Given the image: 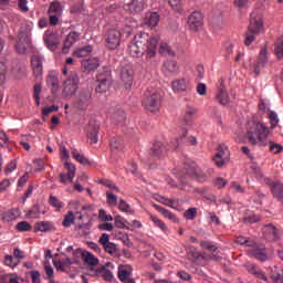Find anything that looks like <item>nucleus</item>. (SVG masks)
Masks as SVG:
<instances>
[{"instance_id":"c756f323","label":"nucleus","mask_w":283,"mask_h":283,"mask_svg":"<svg viewBox=\"0 0 283 283\" xmlns=\"http://www.w3.org/2000/svg\"><path fill=\"white\" fill-rule=\"evenodd\" d=\"M98 59L93 57V59H87L82 61V66L86 72H94V70L98 69Z\"/></svg>"},{"instance_id":"338daca9","label":"nucleus","mask_w":283,"mask_h":283,"mask_svg":"<svg viewBox=\"0 0 283 283\" xmlns=\"http://www.w3.org/2000/svg\"><path fill=\"white\" fill-rule=\"evenodd\" d=\"M270 123L271 128L274 129V127H277V123H280V118L277 117V113L271 112L270 113Z\"/></svg>"},{"instance_id":"bb28decb","label":"nucleus","mask_w":283,"mask_h":283,"mask_svg":"<svg viewBox=\"0 0 283 283\" xmlns=\"http://www.w3.org/2000/svg\"><path fill=\"white\" fill-rule=\"evenodd\" d=\"M186 176H189V178H199V176H202V170L196 163L186 165Z\"/></svg>"},{"instance_id":"20e7f679","label":"nucleus","mask_w":283,"mask_h":283,"mask_svg":"<svg viewBox=\"0 0 283 283\" xmlns=\"http://www.w3.org/2000/svg\"><path fill=\"white\" fill-rule=\"evenodd\" d=\"M78 83H81V78L76 72H72L69 77L63 83L62 94L65 98H70V96H74L76 94V90H78Z\"/></svg>"},{"instance_id":"a211bd4d","label":"nucleus","mask_w":283,"mask_h":283,"mask_svg":"<svg viewBox=\"0 0 283 283\" xmlns=\"http://www.w3.org/2000/svg\"><path fill=\"white\" fill-rule=\"evenodd\" d=\"M171 88L175 92V94H182V92H189V80L181 77L179 80L172 81Z\"/></svg>"},{"instance_id":"e2e57ef3","label":"nucleus","mask_w":283,"mask_h":283,"mask_svg":"<svg viewBox=\"0 0 283 283\" xmlns=\"http://www.w3.org/2000/svg\"><path fill=\"white\" fill-rule=\"evenodd\" d=\"M49 202L51 207H54L55 209H63V202H61L59 198L54 196H50Z\"/></svg>"},{"instance_id":"6e6d98bb","label":"nucleus","mask_w":283,"mask_h":283,"mask_svg":"<svg viewBox=\"0 0 283 283\" xmlns=\"http://www.w3.org/2000/svg\"><path fill=\"white\" fill-rule=\"evenodd\" d=\"M197 109L188 106L185 111V116H184V120L185 123H190L191 122V116H193V114H196Z\"/></svg>"},{"instance_id":"864d4df0","label":"nucleus","mask_w":283,"mask_h":283,"mask_svg":"<svg viewBox=\"0 0 283 283\" xmlns=\"http://www.w3.org/2000/svg\"><path fill=\"white\" fill-rule=\"evenodd\" d=\"M216 156H220V158H222L223 160H226V163H228L229 161V149H227L222 146H219Z\"/></svg>"},{"instance_id":"680f3d73","label":"nucleus","mask_w":283,"mask_h":283,"mask_svg":"<svg viewBox=\"0 0 283 283\" xmlns=\"http://www.w3.org/2000/svg\"><path fill=\"white\" fill-rule=\"evenodd\" d=\"M114 220H115V227L117 229H127V227L125 226V222H127V220H125V218L120 216H116Z\"/></svg>"},{"instance_id":"9b49d317","label":"nucleus","mask_w":283,"mask_h":283,"mask_svg":"<svg viewBox=\"0 0 283 283\" xmlns=\"http://www.w3.org/2000/svg\"><path fill=\"white\" fill-rule=\"evenodd\" d=\"M132 273H134V268H132V265L129 264L119 265L117 277L123 283H136V280H134V277L132 276Z\"/></svg>"},{"instance_id":"f8f14e48","label":"nucleus","mask_w":283,"mask_h":283,"mask_svg":"<svg viewBox=\"0 0 283 283\" xmlns=\"http://www.w3.org/2000/svg\"><path fill=\"white\" fill-rule=\"evenodd\" d=\"M265 185L270 187L272 195L283 203V184L280 180L265 179Z\"/></svg>"},{"instance_id":"5701e85b","label":"nucleus","mask_w":283,"mask_h":283,"mask_svg":"<svg viewBox=\"0 0 283 283\" xmlns=\"http://www.w3.org/2000/svg\"><path fill=\"white\" fill-rule=\"evenodd\" d=\"M78 39H81V33L75 31L70 32L64 41L63 52L67 53L70 48H72Z\"/></svg>"},{"instance_id":"9d476101","label":"nucleus","mask_w":283,"mask_h":283,"mask_svg":"<svg viewBox=\"0 0 283 283\" xmlns=\"http://www.w3.org/2000/svg\"><path fill=\"white\" fill-rule=\"evenodd\" d=\"M205 25V18L200 11H195L188 17V27L192 32H198Z\"/></svg>"},{"instance_id":"4d7b16f0","label":"nucleus","mask_w":283,"mask_h":283,"mask_svg":"<svg viewBox=\"0 0 283 283\" xmlns=\"http://www.w3.org/2000/svg\"><path fill=\"white\" fill-rule=\"evenodd\" d=\"M253 275H255V277H258L259 280H263V282H269V277H266V274H264L262 272V270H260V268L254 266L252 270Z\"/></svg>"},{"instance_id":"49530a36","label":"nucleus","mask_w":283,"mask_h":283,"mask_svg":"<svg viewBox=\"0 0 283 283\" xmlns=\"http://www.w3.org/2000/svg\"><path fill=\"white\" fill-rule=\"evenodd\" d=\"M106 202L109 207H116V205H118V196L114 195L112 191H107Z\"/></svg>"},{"instance_id":"2f4dec72","label":"nucleus","mask_w":283,"mask_h":283,"mask_svg":"<svg viewBox=\"0 0 283 283\" xmlns=\"http://www.w3.org/2000/svg\"><path fill=\"white\" fill-rule=\"evenodd\" d=\"M48 12H49V14H57V15L62 17L63 4L60 1L55 0V1L51 2Z\"/></svg>"},{"instance_id":"5fc2aeb1","label":"nucleus","mask_w":283,"mask_h":283,"mask_svg":"<svg viewBox=\"0 0 283 283\" xmlns=\"http://www.w3.org/2000/svg\"><path fill=\"white\" fill-rule=\"evenodd\" d=\"M150 220L151 222H154L155 227H158L159 229H161V231H167V226L165 224V222L158 219V217L151 214Z\"/></svg>"},{"instance_id":"f257e3e1","label":"nucleus","mask_w":283,"mask_h":283,"mask_svg":"<svg viewBox=\"0 0 283 283\" xmlns=\"http://www.w3.org/2000/svg\"><path fill=\"white\" fill-rule=\"evenodd\" d=\"M128 50L130 56L138 57L146 53L147 59H154L158 52V39L145 32L136 34Z\"/></svg>"},{"instance_id":"b1692460","label":"nucleus","mask_w":283,"mask_h":283,"mask_svg":"<svg viewBox=\"0 0 283 283\" xmlns=\"http://www.w3.org/2000/svg\"><path fill=\"white\" fill-rule=\"evenodd\" d=\"M159 22L160 15L158 14V12H148L144 18V23L149 28H156V25H158Z\"/></svg>"},{"instance_id":"c9c22d12","label":"nucleus","mask_w":283,"mask_h":283,"mask_svg":"<svg viewBox=\"0 0 283 283\" xmlns=\"http://www.w3.org/2000/svg\"><path fill=\"white\" fill-rule=\"evenodd\" d=\"M261 251H266L264 245H258V243L254 242V245H250L248 249V254L251 255V258H258Z\"/></svg>"},{"instance_id":"473e14b6","label":"nucleus","mask_w":283,"mask_h":283,"mask_svg":"<svg viewBox=\"0 0 283 283\" xmlns=\"http://www.w3.org/2000/svg\"><path fill=\"white\" fill-rule=\"evenodd\" d=\"M46 85L48 87H51L52 94H56V92H59V77L55 75H49L46 77Z\"/></svg>"},{"instance_id":"69168bd1","label":"nucleus","mask_w":283,"mask_h":283,"mask_svg":"<svg viewBox=\"0 0 283 283\" xmlns=\"http://www.w3.org/2000/svg\"><path fill=\"white\" fill-rule=\"evenodd\" d=\"M113 118L115 123H125V118H126L125 112L124 111L115 112Z\"/></svg>"},{"instance_id":"412c9836","label":"nucleus","mask_w":283,"mask_h":283,"mask_svg":"<svg viewBox=\"0 0 283 283\" xmlns=\"http://www.w3.org/2000/svg\"><path fill=\"white\" fill-rule=\"evenodd\" d=\"M266 63H269V57H266V48H263L259 54V60L254 65V74L260 76V67H266Z\"/></svg>"},{"instance_id":"e433bc0d","label":"nucleus","mask_w":283,"mask_h":283,"mask_svg":"<svg viewBox=\"0 0 283 283\" xmlns=\"http://www.w3.org/2000/svg\"><path fill=\"white\" fill-rule=\"evenodd\" d=\"M92 45H86L84 48L77 49L74 52V56H77V59H83L85 56H90V54H92Z\"/></svg>"},{"instance_id":"c03bdc74","label":"nucleus","mask_w":283,"mask_h":283,"mask_svg":"<svg viewBox=\"0 0 283 283\" xmlns=\"http://www.w3.org/2000/svg\"><path fill=\"white\" fill-rule=\"evenodd\" d=\"M20 261L14 260V256L7 254L4 256V265L9 266L10 269H17L19 266Z\"/></svg>"},{"instance_id":"0e129e2a","label":"nucleus","mask_w":283,"mask_h":283,"mask_svg":"<svg viewBox=\"0 0 283 283\" xmlns=\"http://www.w3.org/2000/svg\"><path fill=\"white\" fill-rule=\"evenodd\" d=\"M8 72V66L3 62H0V85L6 83V73Z\"/></svg>"},{"instance_id":"39448f33","label":"nucleus","mask_w":283,"mask_h":283,"mask_svg":"<svg viewBox=\"0 0 283 283\" xmlns=\"http://www.w3.org/2000/svg\"><path fill=\"white\" fill-rule=\"evenodd\" d=\"M142 105L147 112L156 114L160 109V95L157 93H146Z\"/></svg>"},{"instance_id":"603ef678","label":"nucleus","mask_w":283,"mask_h":283,"mask_svg":"<svg viewBox=\"0 0 283 283\" xmlns=\"http://www.w3.org/2000/svg\"><path fill=\"white\" fill-rule=\"evenodd\" d=\"M98 218L102 220V222H112L114 220V217L112 214H107V211L105 209H101L98 211Z\"/></svg>"},{"instance_id":"2eb2a0df","label":"nucleus","mask_w":283,"mask_h":283,"mask_svg":"<svg viewBox=\"0 0 283 283\" xmlns=\"http://www.w3.org/2000/svg\"><path fill=\"white\" fill-rule=\"evenodd\" d=\"M120 80L124 83L125 90H129L134 85V71L132 66L126 65L120 71Z\"/></svg>"},{"instance_id":"7ed1b4c3","label":"nucleus","mask_w":283,"mask_h":283,"mask_svg":"<svg viewBox=\"0 0 283 283\" xmlns=\"http://www.w3.org/2000/svg\"><path fill=\"white\" fill-rule=\"evenodd\" d=\"M264 21L260 15L251 13L250 25L248 32L245 33L244 45H251L255 41L256 34L261 33L263 30Z\"/></svg>"},{"instance_id":"dca6fc26","label":"nucleus","mask_w":283,"mask_h":283,"mask_svg":"<svg viewBox=\"0 0 283 283\" xmlns=\"http://www.w3.org/2000/svg\"><path fill=\"white\" fill-rule=\"evenodd\" d=\"M101 126L96 122H90L86 126L87 138L91 140V145L98 143V130Z\"/></svg>"},{"instance_id":"6ab92c4d","label":"nucleus","mask_w":283,"mask_h":283,"mask_svg":"<svg viewBox=\"0 0 283 283\" xmlns=\"http://www.w3.org/2000/svg\"><path fill=\"white\" fill-rule=\"evenodd\" d=\"M31 65L35 78H39V76L43 75V56L40 54L32 55Z\"/></svg>"},{"instance_id":"8fccbe9b","label":"nucleus","mask_w":283,"mask_h":283,"mask_svg":"<svg viewBox=\"0 0 283 283\" xmlns=\"http://www.w3.org/2000/svg\"><path fill=\"white\" fill-rule=\"evenodd\" d=\"M49 50L54 51L59 48V43L54 36H49L44 40Z\"/></svg>"},{"instance_id":"f704fd0d","label":"nucleus","mask_w":283,"mask_h":283,"mask_svg":"<svg viewBox=\"0 0 283 283\" xmlns=\"http://www.w3.org/2000/svg\"><path fill=\"white\" fill-rule=\"evenodd\" d=\"M72 156L81 165H86L88 167H92V161H90V159H87V157H85V155H81L78 153V150H73Z\"/></svg>"},{"instance_id":"58836bf2","label":"nucleus","mask_w":283,"mask_h":283,"mask_svg":"<svg viewBox=\"0 0 283 283\" xmlns=\"http://www.w3.org/2000/svg\"><path fill=\"white\" fill-rule=\"evenodd\" d=\"M159 54H163V56H176V52L167 43L159 45Z\"/></svg>"},{"instance_id":"774afa93","label":"nucleus","mask_w":283,"mask_h":283,"mask_svg":"<svg viewBox=\"0 0 283 283\" xmlns=\"http://www.w3.org/2000/svg\"><path fill=\"white\" fill-rule=\"evenodd\" d=\"M52 112H59V106L52 105V106H49V107H44L43 111H42V116L43 117L50 116V114H52Z\"/></svg>"},{"instance_id":"79ce46f5","label":"nucleus","mask_w":283,"mask_h":283,"mask_svg":"<svg viewBox=\"0 0 283 283\" xmlns=\"http://www.w3.org/2000/svg\"><path fill=\"white\" fill-rule=\"evenodd\" d=\"M43 87L41 86V84H35L33 86V97L35 101V105H41V92H42Z\"/></svg>"},{"instance_id":"bf43d9fd","label":"nucleus","mask_w":283,"mask_h":283,"mask_svg":"<svg viewBox=\"0 0 283 283\" xmlns=\"http://www.w3.org/2000/svg\"><path fill=\"white\" fill-rule=\"evenodd\" d=\"M200 247L202 249H206V251H212V252L218 251V248L216 245H213V243L211 241H201Z\"/></svg>"},{"instance_id":"f03ea898","label":"nucleus","mask_w":283,"mask_h":283,"mask_svg":"<svg viewBox=\"0 0 283 283\" xmlns=\"http://www.w3.org/2000/svg\"><path fill=\"white\" fill-rule=\"evenodd\" d=\"M269 127L264 124L252 122L250 124V129H248V140L251 145H260L261 147H266L269 145Z\"/></svg>"},{"instance_id":"37998d69","label":"nucleus","mask_w":283,"mask_h":283,"mask_svg":"<svg viewBox=\"0 0 283 283\" xmlns=\"http://www.w3.org/2000/svg\"><path fill=\"white\" fill-rule=\"evenodd\" d=\"M17 231L20 233H25L28 231H32V226L28 221H20L15 226Z\"/></svg>"},{"instance_id":"ea45409f","label":"nucleus","mask_w":283,"mask_h":283,"mask_svg":"<svg viewBox=\"0 0 283 283\" xmlns=\"http://www.w3.org/2000/svg\"><path fill=\"white\" fill-rule=\"evenodd\" d=\"M274 54L279 60L283 59V36L279 38L275 42Z\"/></svg>"},{"instance_id":"f3484780","label":"nucleus","mask_w":283,"mask_h":283,"mask_svg":"<svg viewBox=\"0 0 283 283\" xmlns=\"http://www.w3.org/2000/svg\"><path fill=\"white\" fill-rule=\"evenodd\" d=\"M112 271H114V264L106 263L105 265L97 269L96 273L99 277H103L105 282H112V280H114V273Z\"/></svg>"},{"instance_id":"0eeeda50","label":"nucleus","mask_w":283,"mask_h":283,"mask_svg":"<svg viewBox=\"0 0 283 283\" xmlns=\"http://www.w3.org/2000/svg\"><path fill=\"white\" fill-rule=\"evenodd\" d=\"M90 101H92V91L90 88H85L77 95L74 107H76L80 112H84L90 107Z\"/></svg>"},{"instance_id":"4468645a","label":"nucleus","mask_w":283,"mask_h":283,"mask_svg":"<svg viewBox=\"0 0 283 283\" xmlns=\"http://www.w3.org/2000/svg\"><path fill=\"white\" fill-rule=\"evenodd\" d=\"M147 8V0H132L130 2L124 4V9L130 14H138Z\"/></svg>"},{"instance_id":"aec40b11","label":"nucleus","mask_w":283,"mask_h":283,"mask_svg":"<svg viewBox=\"0 0 283 283\" xmlns=\"http://www.w3.org/2000/svg\"><path fill=\"white\" fill-rule=\"evenodd\" d=\"M161 70L165 76H171L174 74H178V71H179L178 62L174 60H166L163 64Z\"/></svg>"},{"instance_id":"052dcab7","label":"nucleus","mask_w":283,"mask_h":283,"mask_svg":"<svg viewBox=\"0 0 283 283\" xmlns=\"http://www.w3.org/2000/svg\"><path fill=\"white\" fill-rule=\"evenodd\" d=\"M214 187L218 189H224L226 185H229V180L222 178V177H217L213 181Z\"/></svg>"},{"instance_id":"7c9ffc66","label":"nucleus","mask_w":283,"mask_h":283,"mask_svg":"<svg viewBox=\"0 0 283 283\" xmlns=\"http://www.w3.org/2000/svg\"><path fill=\"white\" fill-rule=\"evenodd\" d=\"M82 260L84 264H88L90 266H97L98 265V259L94 256L91 252L83 251L82 252Z\"/></svg>"},{"instance_id":"423d86ee","label":"nucleus","mask_w":283,"mask_h":283,"mask_svg":"<svg viewBox=\"0 0 283 283\" xmlns=\"http://www.w3.org/2000/svg\"><path fill=\"white\" fill-rule=\"evenodd\" d=\"M97 85L95 87V92L97 94H105L107 90H109V85H112V73L108 71L104 73L97 74Z\"/></svg>"},{"instance_id":"6e6552de","label":"nucleus","mask_w":283,"mask_h":283,"mask_svg":"<svg viewBox=\"0 0 283 283\" xmlns=\"http://www.w3.org/2000/svg\"><path fill=\"white\" fill-rule=\"evenodd\" d=\"M32 40L30 39V32L20 31L18 33V41L15 43V50L19 54H25L28 48H30Z\"/></svg>"},{"instance_id":"1a4fd4ad","label":"nucleus","mask_w":283,"mask_h":283,"mask_svg":"<svg viewBox=\"0 0 283 283\" xmlns=\"http://www.w3.org/2000/svg\"><path fill=\"white\" fill-rule=\"evenodd\" d=\"M64 169H66L67 174H60V182H62V185H70L74 182V178H76V166L70 161H66L64 164Z\"/></svg>"},{"instance_id":"de8ad7c7","label":"nucleus","mask_w":283,"mask_h":283,"mask_svg":"<svg viewBox=\"0 0 283 283\" xmlns=\"http://www.w3.org/2000/svg\"><path fill=\"white\" fill-rule=\"evenodd\" d=\"M74 220H75L74 212L69 211L67 214H65L64 220L62 221V224L67 229L72 224H74Z\"/></svg>"},{"instance_id":"72a5a7b5","label":"nucleus","mask_w":283,"mask_h":283,"mask_svg":"<svg viewBox=\"0 0 283 283\" xmlns=\"http://www.w3.org/2000/svg\"><path fill=\"white\" fill-rule=\"evenodd\" d=\"M156 211H159L164 218H168V220H172V222H178V218H176V214H174L171 211L158 206L154 205Z\"/></svg>"},{"instance_id":"3c124183","label":"nucleus","mask_w":283,"mask_h":283,"mask_svg":"<svg viewBox=\"0 0 283 283\" xmlns=\"http://www.w3.org/2000/svg\"><path fill=\"white\" fill-rule=\"evenodd\" d=\"M197 214H198L197 208H189L188 210L185 211L184 218H186V220H196Z\"/></svg>"},{"instance_id":"ddd939ff","label":"nucleus","mask_w":283,"mask_h":283,"mask_svg":"<svg viewBox=\"0 0 283 283\" xmlns=\"http://www.w3.org/2000/svg\"><path fill=\"white\" fill-rule=\"evenodd\" d=\"M120 32L116 29L108 31L106 36V44L108 50H116L120 45Z\"/></svg>"},{"instance_id":"09e8293b","label":"nucleus","mask_w":283,"mask_h":283,"mask_svg":"<svg viewBox=\"0 0 283 283\" xmlns=\"http://www.w3.org/2000/svg\"><path fill=\"white\" fill-rule=\"evenodd\" d=\"M237 244H241L242 247H249L250 249L251 247H255V241L247 239L244 237H239L237 239Z\"/></svg>"},{"instance_id":"4c0bfd02","label":"nucleus","mask_w":283,"mask_h":283,"mask_svg":"<svg viewBox=\"0 0 283 283\" xmlns=\"http://www.w3.org/2000/svg\"><path fill=\"white\" fill-rule=\"evenodd\" d=\"M118 209L123 213H128L129 216H134L135 211L132 209V206L127 203L124 199H119Z\"/></svg>"},{"instance_id":"4be33fe9","label":"nucleus","mask_w":283,"mask_h":283,"mask_svg":"<svg viewBox=\"0 0 283 283\" xmlns=\"http://www.w3.org/2000/svg\"><path fill=\"white\" fill-rule=\"evenodd\" d=\"M167 154V147L163 142H156L150 148L151 158H160V156H165Z\"/></svg>"},{"instance_id":"13d9d810","label":"nucleus","mask_w":283,"mask_h":283,"mask_svg":"<svg viewBox=\"0 0 283 283\" xmlns=\"http://www.w3.org/2000/svg\"><path fill=\"white\" fill-rule=\"evenodd\" d=\"M44 273H45L46 280H49V282H54L52 280V277H54V268H52V265H50V263L44 265Z\"/></svg>"},{"instance_id":"a18cd8bd","label":"nucleus","mask_w":283,"mask_h":283,"mask_svg":"<svg viewBox=\"0 0 283 283\" xmlns=\"http://www.w3.org/2000/svg\"><path fill=\"white\" fill-rule=\"evenodd\" d=\"M103 249L105 253H108V255H116L118 253V245L114 242L107 243Z\"/></svg>"},{"instance_id":"a878e982","label":"nucleus","mask_w":283,"mask_h":283,"mask_svg":"<svg viewBox=\"0 0 283 283\" xmlns=\"http://www.w3.org/2000/svg\"><path fill=\"white\" fill-rule=\"evenodd\" d=\"M1 216H2V220L4 222H14V220H17V218H20L21 210H19V208H12V209L3 212Z\"/></svg>"},{"instance_id":"a19ab883","label":"nucleus","mask_w":283,"mask_h":283,"mask_svg":"<svg viewBox=\"0 0 283 283\" xmlns=\"http://www.w3.org/2000/svg\"><path fill=\"white\" fill-rule=\"evenodd\" d=\"M27 216L31 219L41 218V206L34 205L27 213Z\"/></svg>"},{"instance_id":"cd10ccee","label":"nucleus","mask_w":283,"mask_h":283,"mask_svg":"<svg viewBox=\"0 0 283 283\" xmlns=\"http://www.w3.org/2000/svg\"><path fill=\"white\" fill-rule=\"evenodd\" d=\"M216 97L220 105H229V93L227 92V87H224V85H220Z\"/></svg>"},{"instance_id":"c85d7f7f","label":"nucleus","mask_w":283,"mask_h":283,"mask_svg":"<svg viewBox=\"0 0 283 283\" xmlns=\"http://www.w3.org/2000/svg\"><path fill=\"white\" fill-rule=\"evenodd\" d=\"M54 229V226L50 221H40L36 222L34 226V233H39L41 231L42 233H48V231H52Z\"/></svg>"},{"instance_id":"393cba45","label":"nucleus","mask_w":283,"mask_h":283,"mask_svg":"<svg viewBox=\"0 0 283 283\" xmlns=\"http://www.w3.org/2000/svg\"><path fill=\"white\" fill-rule=\"evenodd\" d=\"M263 233L265 238H270V240H280V232L277 228L273 226V223H269L263 228Z\"/></svg>"}]
</instances>
